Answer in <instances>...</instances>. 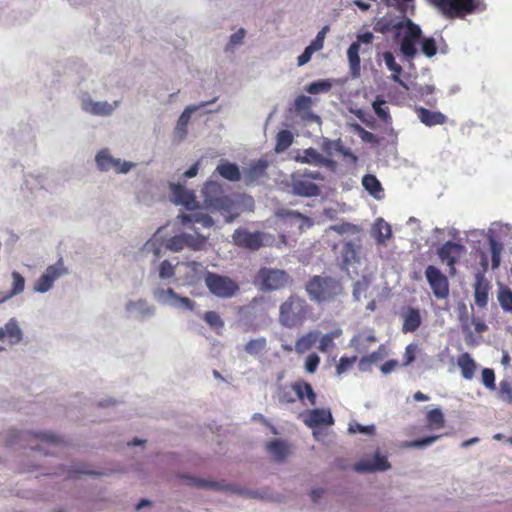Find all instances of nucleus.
Wrapping results in <instances>:
<instances>
[{
    "label": "nucleus",
    "instance_id": "nucleus-31",
    "mask_svg": "<svg viewBox=\"0 0 512 512\" xmlns=\"http://www.w3.org/2000/svg\"><path fill=\"white\" fill-rule=\"evenodd\" d=\"M362 185L375 198H379V194L383 192L381 183L375 175H364L362 178Z\"/></svg>",
    "mask_w": 512,
    "mask_h": 512
},
{
    "label": "nucleus",
    "instance_id": "nucleus-21",
    "mask_svg": "<svg viewBox=\"0 0 512 512\" xmlns=\"http://www.w3.org/2000/svg\"><path fill=\"white\" fill-rule=\"evenodd\" d=\"M418 119L427 127L443 125L448 121V117L442 112L424 107H418Z\"/></svg>",
    "mask_w": 512,
    "mask_h": 512
},
{
    "label": "nucleus",
    "instance_id": "nucleus-39",
    "mask_svg": "<svg viewBox=\"0 0 512 512\" xmlns=\"http://www.w3.org/2000/svg\"><path fill=\"white\" fill-rule=\"evenodd\" d=\"M266 345V339L264 337H259L248 341L244 349L249 355H258L266 349Z\"/></svg>",
    "mask_w": 512,
    "mask_h": 512
},
{
    "label": "nucleus",
    "instance_id": "nucleus-51",
    "mask_svg": "<svg viewBox=\"0 0 512 512\" xmlns=\"http://www.w3.org/2000/svg\"><path fill=\"white\" fill-rule=\"evenodd\" d=\"M499 397L506 403H512V384L508 381H501L499 384Z\"/></svg>",
    "mask_w": 512,
    "mask_h": 512
},
{
    "label": "nucleus",
    "instance_id": "nucleus-22",
    "mask_svg": "<svg viewBox=\"0 0 512 512\" xmlns=\"http://www.w3.org/2000/svg\"><path fill=\"white\" fill-rule=\"evenodd\" d=\"M177 219L183 226H189L190 224L199 223L206 228H210L214 225L213 218L202 212H196L191 214L181 213L177 216Z\"/></svg>",
    "mask_w": 512,
    "mask_h": 512
},
{
    "label": "nucleus",
    "instance_id": "nucleus-27",
    "mask_svg": "<svg viewBox=\"0 0 512 512\" xmlns=\"http://www.w3.org/2000/svg\"><path fill=\"white\" fill-rule=\"evenodd\" d=\"M383 61L388 68L392 72L391 78L399 83L400 85L406 87L405 82L400 78L402 73V67L395 61V57L392 52L386 51L383 53Z\"/></svg>",
    "mask_w": 512,
    "mask_h": 512
},
{
    "label": "nucleus",
    "instance_id": "nucleus-28",
    "mask_svg": "<svg viewBox=\"0 0 512 512\" xmlns=\"http://www.w3.org/2000/svg\"><path fill=\"white\" fill-rule=\"evenodd\" d=\"M83 108L85 111L99 116H108L113 110L114 106L109 104L108 102H94V101H86L83 104Z\"/></svg>",
    "mask_w": 512,
    "mask_h": 512
},
{
    "label": "nucleus",
    "instance_id": "nucleus-63",
    "mask_svg": "<svg viewBox=\"0 0 512 512\" xmlns=\"http://www.w3.org/2000/svg\"><path fill=\"white\" fill-rule=\"evenodd\" d=\"M316 51L317 50L314 49L311 45L307 46L305 48V50L303 51V53L301 55H299L297 58L298 66H303L306 63H308L310 61L313 53Z\"/></svg>",
    "mask_w": 512,
    "mask_h": 512
},
{
    "label": "nucleus",
    "instance_id": "nucleus-1",
    "mask_svg": "<svg viewBox=\"0 0 512 512\" xmlns=\"http://www.w3.org/2000/svg\"><path fill=\"white\" fill-rule=\"evenodd\" d=\"M204 207L210 212H219L225 222L231 223L238 216L236 202L227 195L223 186L217 181L208 180L201 190Z\"/></svg>",
    "mask_w": 512,
    "mask_h": 512
},
{
    "label": "nucleus",
    "instance_id": "nucleus-16",
    "mask_svg": "<svg viewBox=\"0 0 512 512\" xmlns=\"http://www.w3.org/2000/svg\"><path fill=\"white\" fill-rule=\"evenodd\" d=\"M173 201L177 205H183L188 210L197 207V200L193 191L186 189L181 184H171Z\"/></svg>",
    "mask_w": 512,
    "mask_h": 512
},
{
    "label": "nucleus",
    "instance_id": "nucleus-5",
    "mask_svg": "<svg viewBox=\"0 0 512 512\" xmlns=\"http://www.w3.org/2000/svg\"><path fill=\"white\" fill-rule=\"evenodd\" d=\"M305 289L309 298L318 303L334 299L341 291V287L334 279L321 276L312 277Z\"/></svg>",
    "mask_w": 512,
    "mask_h": 512
},
{
    "label": "nucleus",
    "instance_id": "nucleus-43",
    "mask_svg": "<svg viewBox=\"0 0 512 512\" xmlns=\"http://www.w3.org/2000/svg\"><path fill=\"white\" fill-rule=\"evenodd\" d=\"M197 109H198V107H196V106H188L185 108V110L182 112V114L180 115V117L178 119L177 127H176L177 131H180L183 135L186 134V127L190 120V117H191L192 113H194Z\"/></svg>",
    "mask_w": 512,
    "mask_h": 512
},
{
    "label": "nucleus",
    "instance_id": "nucleus-47",
    "mask_svg": "<svg viewBox=\"0 0 512 512\" xmlns=\"http://www.w3.org/2000/svg\"><path fill=\"white\" fill-rule=\"evenodd\" d=\"M498 300L504 311L512 312V291L509 288L500 290Z\"/></svg>",
    "mask_w": 512,
    "mask_h": 512
},
{
    "label": "nucleus",
    "instance_id": "nucleus-62",
    "mask_svg": "<svg viewBox=\"0 0 512 512\" xmlns=\"http://www.w3.org/2000/svg\"><path fill=\"white\" fill-rule=\"evenodd\" d=\"M265 302L264 297H254L247 305L241 308V311L251 314L256 311L257 307Z\"/></svg>",
    "mask_w": 512,
    "mask_h": 512
},
{
    "label": "nucleus",
    "instance_id": "nucleus-23",
    "mask_svg": "<svg viewBox=\"0 0 512 512\" xmlns=\"http://www.w3.org/2000/svg\"><path fill=\"white\" fill-rule=\"evenodd\" d=\"M489 288L490 285L488 281H486L482 275L478 274L474 284V300L478 307L484 308L487 305Z\"/></svg>",
    "mask_w": 512,
    "mask_h": 512
},
{
    "label": "nucleus",
    "instance_id": "nucleus-35",
    "mask_svg": "<svg viewBox=\"0 0 512 512\" xmlns=\"http://www.w3.org/2000/svg\"><path fill=\"white\" fill-rule=\"evenodd\" d=\"M184 265L188 269L184 279L185 282L188 284L196 283L199 280L201 271L203 269L202 264L197 261H189L184 263Z\"/></svg>",
    "mask_w": 512,
    "mask_h": 512
},
{
    "label": "nucleus",
    "instance_id": "nucleus-36",
    "mask_svg": "<svg viewBox=\"0 0 512 512\" xmlns=\"http://www.w3.org/2000/svg\"><path fill=\"white\" fill-rule=\"evenodd\" d=\"M426 421L430 429H440L445 424L444 415L438 408L432 409L427 413Z\"/></svg>",
    "mask_w": 512,
    "mask_h": 512
},
{
    "label": "nucleus",
    "instance_id": "nucleus-13",
    "mask_svg": "<svg viewBox=\"0 0 512 512\" xmlns=\"http://www.w3.org/2000/svg\"><path fill=\"white\" fill-rule=\"evenodd\" d=\"M65 273H67V270L64 268L62 261L48 266L45 272L35 282L34 290L40 293L49 291L53 287L55 280Z\"/></svg>",
    "mask_w": 512,
    "mask_h": 512
},
{
    "label": "nucleus",
    "instance_id": "nucleus-3",
    "mask_svg": "<svg viewBox=\"0 0 512 512\" xmlns=\"http://www.w3.org/2000/svg\"><path fill=\"white\" fill-rule=\"evenodd\" d=\"M437 12L448 20H464L467 16L487 10L485 0H427Z\"/></svg>",
    "mask_w": 512,
    "mask_h": 512
},
{
    "label": "nucleus",
    "instance_id": "nucleus-57",
    "mask_svg": "<svg viewBox=\"0 0 512 512\" xmlns=\"http://www.w3.org/2000/svg\"><path fill=\"white\" fill-rule=\"evenodd\" d=\"M320 363V357L316 353H311L306 357L305 369L308 373H314Z\"/></svg>",
    "mask_w": 512,
    "mask_h": 512
},
{
    "label": "nucleus",
    "instance_id": "nucleus-37",
    "mask_svg": "<svg viewBox=\"0 0 512 512\" xmlns=\"http://www.w3.org/2000/svg\"><path fill=\"white\" fill-rule=\"evenodd\" d=\"M293 143V135L289 130H281L276 135L275 151L280 153L287 150Z\"/></svg>",
    "mask_w": 512,
    "mask_h": 512
},
{
    "label": "nucleus",
    "instance_id": "nucleus-25",
    "mask_svg": "<svg viewBox=\"0 0 512 512\" xmlns=\"http://www.w3.org/2000/svg\"><path fill=\"white\" fill-rule=\"evenodd\" d=\"M216 172L224 179L236 182L241 179V172L239 167L235 163H231L226 160H222L216 167Z\"/></svg>",
    "mask_w": 512,
    "mask_h": 512
},
{
    "label": "nucleus",
    "instance_id": "nucleus-41",
    "mask_svg": "<svg viewBox=\"0 0 512 512\" xmlns=\"http://www.w3.org/2000/svg\"><path fill=\"white\" fill-rule=\"evenodd\" d=\"M11 276L13 279L12 287L9 291H7L10 298L21 294L25 289V278L19 272L13 271Z\"/></svg>",
    "mask_w": 512,
    "mask_h": 512
},
{
    "label": "nucleus",
    "instance_id": "nucleus-30",
    "mask_svg": "<svg viewBox=\"0 0 512 512\" xmlns=\"http://www.w3.org/2000/svg\"><path fill=\"white\" fill-rule=\"evenodd\" d=\"M372 233L379 244L385 243L392 235L390 225L381 218L374 223Z\"/></svg>",
    "mask_w": 512,
    "mask_h": 512
},
{
    "label": "nucleus",
    "instance_id": "nucleus-33",
    "mask_svg": "<svg viewBox=\"0 0 512 512\" xmlns=\"http://www.w3.org/2000/svg\"><path fill=\"white\" fill-rule=\"evenodd\" d=\"M418 45L427 57H433L437 53V43L434 38L422 37V31L418 26Z\"/></svg>",
    "mask_w": 512,
    "mask_h": 512
},
{
    "label": "nucleus",
    "instance_id": "nucleus-4",
    "mask_svg": "<svg viewBox=\"0 0 512 512\" xmlns=\"http://www.w3.org/2000/svg\"><path fill=\"white\" fill-rule=\"evenodd\" d=\"M311 313L312 308L307 301L293 294L281 303L278 321L285 328H299L310 318Z\"/></svg>",
    "mask_w": 512,
    "mask_h": 512
},
{
    "label": "nucleus",
    "instance_id": "nucleus-19",
    "mask_svg": "<svg viewBox=\"0 0 512 512\" xmlns=\"http://www.w3.org/2000/svg\"><path fill=\"white\" fill-rule=\"evenodd\" d=\"M390 464L385 456L376 453L371 460H361L354 465V470L360 473L386 471Z\"/></svg>",
    "mask_w": 512,
    "mask_h": 512
},
{
    "label": "nucleus",
    "instance_id": "nucleus-55",
    "mask_svg": "<svg viewBox=\"0 0 512 512\" xmlns=\"http://www.w3.org/2000/svg\"><path fill=\"white\" fill-rule=\"evenodd\" d=\"M182 479L185 480V482L188 485L196 486V487H200V488H216V486H217V484L214 482H210V481L195 478V477L183 476Z\"/></svg>",
    "mask_w": 512,
    "mask_h": 512
},
{
    "label": "nucleus",
    "instance_id": "nucleus-58",
    "mask_svg": "<svg viewBox=\"0 0 512 512\" xmlns=\"http://www.w3.org/2000/svg\"><path fill=\"white\" fill-rule=\"evenodd\" d=\"M349 432H351L353 434L362 433V434L373 435L375 432V427H374V425L363 426L359 423L354 422L349 425Z\"/></svg>",
    "mask_w": 512,
    "mask_h": 512
},
{
    "label": "nucleus",
    "instance_id": "nucleus-61",
    "mask_svg": "<svg viewBox=\"0 0 512 512\" xmlns=\"http://www.w3.org/2000/svg\"><path fill=\"white\" fill-rule=\"evenodd\" d=\"M329 31V26H324L317 34L316 38L311 42V46L317 51L321 50L324 45V39L326 37L327 32Z\"/></svg>",
    "mask_w": 512,
    "mask_h": 512
},
{
    "label": "nucleus",
    "instance_id": "nucleus-59",
    "mask_svg": "<svg viewBox=\"0 0 512 512\" xmlns=\"http://www.w3.org/2000/svg\"><path fill=\"white\" fill-rule=\"evenodd\" d=\"M336 336H338V334H334V333H328V334L323 335L319 341V346H318L319 351H321V352L328 351V349L333 346V344H334L333 340H334V337H336Z\"/></svg>",
    "mask_w": 512,
    "mask_h": 512
},
{
    "label": "nucleus",
    "instance_id": "nucleus-54",
    "mask_svg": "<svg viewBox=\"0 0 512 512\" xmlns=\"http://www.w3.org/2000/svg\"><path fill=\"white\" fill-rule=\"evenodd\" d=\"M482 383L484 386L490 390H495V373L493 369L484 368L482 370Z\"/></svg>",
    "mask_w": 512,
    "mask_h": 512
},
{
    "label": "nucleus",
    "instance_id": "nucleus-18",
    "mask_svg": "<svg viewBox=\"0 0 512 512\" xmlns=\"http://www.w3.org/2000/svg\"><path fill=\"white\" fill-rule=\"evenodd\" d=\"M292 390L294 391L295 398L301 401L304 405H316V393L310 383L305 380H298L292 383Z\"/></svg>",
    "mask_w": 512,
    "mask_h": 512
},
{
    "label": "nucleus",
    "instance_id": "nucleus-9",
    "mask_svg": "<svg viewBox=\"0 0 512 512\" xmlns=\"http://www.w3.org/2000/svg\"><path fill=\"white\" fill-rule=\"evenodd\" d=\"M291 281L289 274L280 269L262 267L254 278V284L262 291H274L286 287Z\"/></svg>",
    "mask_w": 512,
    "mask_h": 512
},
{
    "label": "nucleus",
    "instance_id": "nucleus-15",
    "mask_svg": "<svg viewBox=\"0 0 512 512\" xmlns=\"http://www.w3.org/2000/svg\"><path fill=\"white\" fill-rule=\"evenodd\" d=\"M96 163L102 171L114 169L118 173H127L132 167L131 163H122L120 160L114 159L107 150H102L96 155Z\"/></svg>",
    "mask_w": 512,
    "mask_h": 512
},
{
    "label": "nucleus",
    "instance_id": "nucleus-8",
    "mask_svg": "<svg viewBox=\"0 0 512 512\" xmlns=\"http://www.w3.org/2000/svg\"><path fill=\"white\" fill-rule=\"evenodd\" d=\"M312 180H323L319 171L304 170L291 175V188L294 195L301 197H315L320 194L318 185Z\"/></svg>",
    "mask_w": 512,
    "mask_h": 512
},
{
    "label": "nucleus",
    "instance_id": "nucleus-6",
    "mask_svg": "<svg viewBox=\"0 0 512 512\" xmlns=\"http://www.w3.org/2000/svg\"><path fill=\"white\" fill-rule=\"evenodd\" d=\"M336 253V261L339 266L348 270L354 264L360 263L362 254V237H353L342 240L333 246Z\"/></svg>",
    "mask_w": 512,
    "mask_h": 512
},
{
    "label": "nucleus",
    "instance_id": "nucleus-64",
    "mask_svg": "<svg viewBox=\"0 0 512 512\" xmlns=\"http://www.w3.org/2000/svg\"><path fill=\"white\" fill-rule=\"evenodd\" d=\"M245 37V30L243 28H240L237 32L232 34L230 36L229 40V46H235L242 43L243 39Z\"/></svg>",
    "mask_w": 512,
    "mask_h": 512
},
{
    "label": "nucleus",
    "instance_id": "nucleus-40",
    "mask_svg": "<svg viewBox=\"0 0 512 512\" xmlns=\"http://www.w3.org/2000/svg\"><path fill=\"white\" fill-rule=\"evenodd\" d=\"M331 229L341 235L349 234L352 236V238L361 237V229L355 224L341 223L333 225Z\"/></svg>",
    "mask_w": 512,
    "mask_h": 512
},
{
    "label": "nucleus",
    "instance_id": "nucleus-2",
    "mask_svg": "<svg viewBox=\"0 0 512 512\" xmlns=\"http://www.w3.org/2000/svg\"><path fill=\"white\" fill-rule=\"evenodd\" d=\"M374 30L382 34L393 31L404 56L412 57L416 53V24L410 19L395 22L393 18L382 17L375 23Z\"/></svg>",
    "mask_w": 512,
    "mask_h": 512
},
{
    "label": "nucleus",
    "instance_id": "nucleus-42",
    "mask_svg": "<svg viewBox=\"0 0 512 512\" xmlns=\"http://www.w3.org/2000/svg\"><path fill=\"white\" fill-rule=\"evenodd\" d=\"M489 245L492 256V268L496 269L500 265V256L503 250V245L492 236L489 237Z\"/></svg>",
    "mask_w": 512,
    "mask_h": 512
},
{
    "label": "nucleus",
    "instance_id": "nucleus-17",
    "mask_svg": "<svg viewBox=\"0 0 512 512\" xmlns=\"http://www.w3.org/2000/svg\"><path fill=\"white\" fill-rule=\"evenodd\" d=\"M268 162L265 159H258L251 162L243 171V180L246 185L258 182L266 175Z\"/></svg>",
    "mask_w": 512,
    "mask_h": 512
},
{
    "label": "nucleus",
    "instance_id": "nucleus-38",
    "mask_svg": "<svg viewBox=\"0 0 512 512\" xmlns=\"http://www.w3.org/2000/svg\"><path fill=\"white\" fill-rule=\"evenodd\" d=\"M360 44L359 42H353L348 50L347 57L349 61V65L353 73H356L360 69V56H359Z\"/></svg>",
    "mask_w": 512,
    "mask_h": 512
},
{
    "label": "nucleus",
    "instance_id": "nucleus-50",
    "mask_svg": "<svg viewBox=\"0 0 512 512\" xmlns=\"http://www.w3.org/2000/svg\"><path fill=\"white\" fill-rule=\"evenodd\" d=\"M295 110L298 113H305L310 111L312 106V99L309 96L300 95L295 99Z\"/></svg>",
    "mask_w": 512,
    "mask_h": 512
},
{
    "label": "nucleus",
    "instance_id": "nucleus-52",
    "mask_svg": "<svg viewBox=\"0 0 512 512\" xmlns=\"http://www.w3.org/2000/svg\"><path fill=\"white\" fill-rule=\"evenodd\" d=\"M357 361V357L356 356H352V357H341L337 366H336V372L337 374L341 375L345 372H347L349 369L352 368V366L354 365V363Z\"/></svg>",
    "mask_w": 512,
    "mask_h": 512
},
{
    "label": "nucleus",
    "instance_id": "nucleus-24",
    "mask_svg": "<svg viewBox=\"0 0 512 512\" xmlns=\"http://www.w3.org/2000/svg\"><path fill=\"white\" fill-rule=\"evenodd\" d=\"M457 365L464 379L471 380L474 378L478 366L468 352H464L458 356Z\"/></svg>",
    "mask_w": 512,
    "mask_h": 512
},
{
    "label": "nucleus",
    "instance_id": "nucleus-11",
    "mask_svg": "<svg viewBox=\"0 0 512 512\" xmlns=\"http://www.w3.org/2000/svg\"><path fill=\"white\" fill-rule=\"evenodd\" d=\"M425 277L436 299L443 300L448 298L449 282L439 268L429 265L425 270Z\"/></svg>",
    "mask_w": 512,
    "mask_h": 512
},
{
    "label": "nucleus",
    "instance_id": "nucleus-20",
    "mask_svg": "<svg viewBox=\"0 0 512 512\" xmlns=\"http://www.w3.org/2000/svg\"><path fill=\"white\" fill-rule=\"evenodd\" d=\"M304 423L310 428L331 425L333 424V416L330 410L315 408L306 412Z\"/></svg>",
    "mask_w": 512,
    "mask_h": 512
},
{
    "label": "nucleus",
    "instance_id": "nucleus-56",
    "mask_svg": "<svg viewBox=\"0 0 512 512\" xmlns=\"http://www.w3.org/2000/svg\"><path fill=\"white\" fill-rule=\"evenodd\" d=\"M175 274L174 266L168 261L164 260L161 262L159 267V277L161 279H168L173 277Z\"/></svg>",
    "mask_w": 512,
    "mask_h": 512
},
{
    "label": "nucleus",
    "instance_id": "nucleus-14",
    "mask_svg": "<svg viewBox=\"0 0 512 512\" xmlns=\"http://www.w3.org/2000/svg\"><path fill=\"white\" fill-rule=\"evenodd\" d=\"M465 252L466 248L464 245L447 241L439 248L438 255L441 261L445 262L449 266L450 272L453 274L455 272L456 262L463 254H465Z\"/></svg>",
    "mask_w": 512,
    "mask_h": 512
},
{
    "label": "nucleus",
    "instance_id": "nucleus-34",
    "mask_svg": "<svg viewBox=\"0 0 512 512\" xmlns=\"http://www.w3.org/2000/svg\"><path fill=\"white\" fill-rule=\"evenodd\" d=\"M5 336L9 338L10 343L15 344L21 341L22 332L15 319H10L4 327Z\"/></svg>",
    "mask_w": 512,
    "mask_h": 512
},
{
    "label": "nucleus",
    "instance_id": "nucleus-26",
    "mask_svg": "<svg viewBox=\"0 0 512 512\" xmlns=\"http://www.w3.org/2000/svg\"><path fill=\"white\" fill-rule=\"evenodd\" d=\"M267 452L278 462L283 461L289 454L287 444L279 439H274L266 444Z\"/></svg>",
    "mask_w": 512,
    "mask_h": 512
},
{
    "label": "nucleus",
    "instance_id": "nucleus-46",
    "mask_svg": "<svg viewBox=\"0 0 512 512\" xmlns=\"http://www.w3.org/2000/svg\"><path fill=\"white\" fill-rule=\"evenodd\" d=\"M331 88H332V83L330 80H319V81L310 83L307 86L306 91L310 94H318V93L328 92V91H330Z\"/></svg>",
    "mask_w": 512,
    "mask_h": 512
},
{
    "label": "nucleus",
    "instance_id": "nucleus-48",
    "mask_svg": "<svg viewBox=\"0 0 512 512\" xmlns=\"http://www.w3.org/2000/svg\"><path fill=\"white\" fill-rule=\"evenodd\" d=\"M204 321L212 328H223L224 321L220 315L215 311H207L203 317Z\"/></svg>",
    "mask_w": 512,
    "mask_h": 512
},
{
    "label": "nucleus",
    "instance_id": "nucleus-32",
    "mask_svg": "<svg viewBox=\"0 0 512 512\" xmlns=\"http://www.w3.org/2000/svg\"><path fill=\"white\" fill-rule=\"evenodd\" d=\"M435 86L433 84H426L418 87V98L425 102L429 107L437 105V98L434 96Z\"/></svg>",
    "mask_w": 512,
    "mask_h": 512
},
{
    "label": "nucleus",
    "instance_id": "nucleus-29",
    "mask_svg": "<svg viewBox=\"0 0 512 512\" xmlns=\"http://www.w3.org/2000/svg\"><path fill=\"white\" fill-rule=\"evenodd\" d=\"M318 331H309L305 335L297 339L295 343V351L298 354H303L308 351L318 340Z\"/></svg>",
    "mask_w": 512,
    "mask_h": 512
},
{
    "label": "nucleus",
    "instance_id": "nucleus-53",
    "mask_svg": "<svg viewBox=\"0 0 512 512\" xmlns=\"http://www.w3.org/2000/svg\"><path fill=\"white\" fill-rule=\"evenodd\" d=\"M163 293L167 294L171 298L175 299L179 304H181L186 309L192 310L194 308V302L188 297H181L175 293L172 288H168L163 291Z\"/></svg>",
    "mask_w": 512,
    "mask_h": 512
},
{
    "label": "nucleus",
    "instance_id": "nucleus-10",
    "mask_svg": "<svg viewBox=\"0 0 512 512\" xmlns=\"http://www.w3.org/2000/svg\"><path fill=\"white\" fill-rule=\"evenodd\" d=\"M208 236L202 235L196 230L193 233H180L166 240L165 247L172 252H180L184 249L202 251L206 248Z\"/></svg>",
    "mask_w": 512,
    "mask_h": 512
},
{
    "label": "nucleus",
    "instance_id": "nucleus-45",
    "mask_svg": "<svg viewBox=\"0 0 512 512\" xmlns=\"http://www.w3.org/2000/svg\"><path fill=\"white\" fill-rule=\"evenodd\" d=\"M293 393L294 391L292 390V385L290 387L279 385L277 388V398L279 402L283 404H290L296 401Z\"/></svg>",
    "mask_w": 512,
    "mask_h": 512
},
{
    "label": "nucleus",
    "instance_id": "nucleus-60",
    "mask_svg": "<svg viewBox=\"0 0 512 512\" xmlns=\"http://www.w3.org/2000/svg\"><path fill=\"white\" fill-rule=\"evenodd\" d=\"M416 330V309H410L407 318L405 319L403 325V331L405 332H413Z\"/></svg>",
    "mask_w": 512,
    "mask_h": 512
},
{
    "label": "nucleus",
    "instance_id": "nucleus-49",
    "mask_svg": "<svg viewBox=\"0 0 512 512\" xmlns=\"http://www.w3.org/2000/svg\"><path fill=\"white\" fill-rule=\"evenodd\" d=\"M384 104H385V101L383 99L377 98L373 102L372 106H373V110H374L375 114L381 120H383L384 122H387L388 120H390V115H389L388 109L383 107Z\"/></svg>",
    "mask_w": 512,
    "mask_h": 512
},
{
    "label": "nucleus",
    "instance_id": "nucleus-12",
    "mask_svg": "<svg viewBox=\"0 0 512 512\" xmlns=\"http://www.w3.org/2000/svg\"><path fill=\"white\" fill-rule=\"evenodd\" d=\"M266 234L263 232H250L244 228H238L232 234L233 242L236 246L249 249L258 250L265 243Z\"/></svg>",
    "mask_w": 512,
    "mask_h": 512
},
{
    "label": "nucleus",
    "instance_id": "nucleus-7",
    "mask_svg": "<svg viewBox=\"0 0 512 512\" xmlns=\"http://www.w3.org/2000/svg\"><path fill=\"white\" fill-rule=\"evenodd\" d=\"M204 282L209 292L221 299L232 298L240 289L238 283L229 276L210 271L205 272Z\"/></svg>",
    "mask_w": 512,
    "mask_h": 512
},
{
    "label": "nucleus",
    "instance_id": "nucleus-44",
    "mask_svg": "<svg viewBox=\"0 0 512 512\" xmlns=\"http://www.w3.org/2000/svg\"><path fill=\"white\" fill-rule=\"evenodd\" d=\"M302 163L319 165L322 155L314 148H307L303 151V155L298 158Z\"/></svg>",
    "mask_w": 512,
    "mask_h": 512
}]
</instances>
